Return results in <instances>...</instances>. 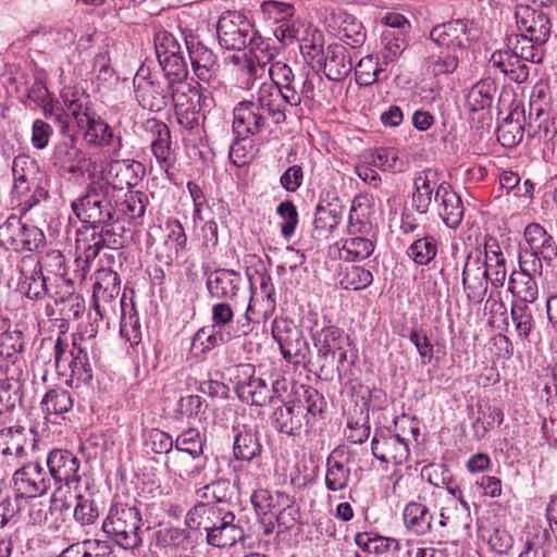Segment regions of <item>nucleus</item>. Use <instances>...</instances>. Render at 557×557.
Segmentation results:
<instances>
[{"label": "nucleus", "instance_id": "f257e3e1", "mask_svg": "<svg viewBox=\"0 0 557 557\" xmlns=\"http://www.w3.org/2000/svg\"><path fill=\"white\" fill-rule=\"evenodd\" d=\"M325 408V398L318 389L307 385L294 386L288 399L274 408L272 425L280 434L300 436L317 424Z\"/></svg>", "mask_w": 557, "mask_h": 557}, {"label": "nucleus", "instance_id": "f03ea898", "mask_svg": "<svg viewBox=\"0 0 557 557\" xmlns=\"http://www.w3.org/2000/svg\"><path fill=\"white\" fill-rule=\"evenodd\" d=\"M191 530H203L207 543L225 548L244 539V530L235 522V515L225 502L199 503L190 508L185 518Z\"/></svg>", "mask_w": 557, "mask_h": 557}, {"label": "nucleus", "instance_id": "7ed1b4c3", "mask_svg": "<svg viewBox=\"0 0 557 557\" xmlns=\"http://www.w3.org/2000/svg\"><path fill=\"white\" fill-rule=\"evenodd\" d=\"M250 502L264 535L274 532L275 523L284 529L292 528L299 516L294 497L282 491L257 488L252 492Z\"/></svg>", "mask_w": 557, "mask_h": 557}, {"label": "nucleus", "instance_id": "20e7f679", "mask_svg": "<svg viewBox=\"0 0 557 557\" xmlns=\"http://www.w3.org/2000/svg\"><path fill=\"white\" fill-rule=\"evenodd\" d=\"M13 186L11 202L27 213L48 198L47 189L41 186V173L38 161L28 154H17L12 162Z\"/></svg>", "mask_w": 557, "mask_h": 557}, {"label": "nucleus", "instance_id": "39448f33", "mask_svg": "<svg viewBox=\"0 0 557 557\" xmlns=\"http://www.w3.org/2000/svg\"><path fill=\"white\" fill-rule=\"evenodd\" d=\"M141 525V511L136 504L112 502L101 529L121 549L134 550L143 544L139 534Z\"/></svg>", "mask_w": 557, "mask_h": 557}, {"label": "nucleus", "instance_id": "423d86ee", "mask_svg": "<svg viewBox=\"0 0 557 557\" xmlns=\"http://www.w3.org/2000/svg\"><path fill=\"white\" fill-rule=\"evenodd\" d=\"M115 188L108 182H90L84 194L71 202L74 215L85 224L99 227L114 221Z\"/></svg>", "mask_w": 557, "mask_h": 557}, {"label": "nucleus", "instance_id": "0eeeda50", "mask_svg": "<svg viewBox=\"0 0 557 557\" xmlns=\"http://www.w3.org/2000/svg\"><path fill=\"white\" fill-rule=\"evenodd\" d=\"M310 338L317 351L320 371L323 373L335 368L338 373L348 362V349L351 341L346 332L330 321L310 329Z\"/></svg>", "mask_w": 557, "mask_h": 557}, {"label": "nucleus", "instance_id": "6e6552de", "mask_svg": "<svg viewBox=\"0 0 557 557\" xmlns=\"http://www.w3.org/2000/svg\"><path fill=\"white\" fill-rule=\"evenodd\" d=\"M53 360L59 375L65 376L69 386L78 388L92 380L87 348L78 337L69 344L66 338L59 335L53 345Z\"/></svg>", "mask_w": 557, "mask_h": 557}, {"label": "nucleus", "instance_id": "1a4fd4ad", "mask_svg": "<svg viewBox=\"0 0 557 557\" xmlns=\"http://www.w3.org/2000/svg\"><path fill=\"white\" fill-rule=\"evenodd\" d=\"M527 41L519 42L511 37L506 38L505 48L495 50L491 58L490 64L499 71L510 82L523 84L529 79V63L539 64L544 57L537 51L528 48Z\"/></svg>", "mask_w": 557, "mask_h": 557}, {"label": "nucleus", "instance_id": "9d476101", "mask_svg": "<svg viewBox=\"0 0 557 557\" xmlns=\"http://www.w3.org/2000/svg\"><path fill=\"white\" fill-rule=\"evenodd\" d=\"M188 51L191 70L196 77L193 83L199 89L213 94L223 88L220 64L215 53L203 45L190 30L182 32Z\"/></svg>", "mask_w": 557, "mask_h": 557}, {"label": "nucleus", "instance_id": "9b49d317", "mask_svg": "<svg viewBox=\"0 0 557 557\" xmlns=\"http://www.w3.org/2000/svg\"><path fill=\"white\" fill-rule=\"evenodd\" d=\"M121 246L119 238L112 231V222L100 224L99 227L88 226L85 232H78L76 249L79 255L75 259L77 276L84 280L89 272L90 262L97 258L103 248H117Z\"/></svg>", "mask_w": 557, "mask_h": 557}, {"label": "nucleus", "instance_id": "f8f14e48", "mask_svg": "<svg viewBox=\"0 0 557 557\" xmlns=\"http://www.w3.org/2000/svg\"><path fill=\"white\" fill-rule=\"evenodd\" d=\"M516 23L520 34L511 35L513 40H523L532 51H537L545 55L544 45L548 41L552 34V21L543 10L530 5H518L515 12Z\"/></svg>", "mask_w": 557, "mask_h": 557}, {"label": "nucleus", "instance_id": "ddd939ff", "mask_svg": "<svg viewBox=\"0 0 557 557\" xmlns=\"http://www.w3.org/2000/svg\"><path fill=\"white\" fill-rule=\"evenodd\" d=\"M134 94L139 106L152 112H160L174 103L169 83L162 85L158 76L146 65H140L133 78Z\"/></svg>", "mask_w": 557, "mask_h": 557}, {"label": "nucleus", "instance_id": "4468645a", "mask_svg": "<svg viewBox=\"0 0 557 557\" xmlns=\"http://www.w3.org/2000/svg\"><path fill=\"white\" fill-rule=\"evenodd\" d=\"M0 243L5 248V256L9 250L15 252L36 251L46 243L44 232L35 226L28 225L21 218L10 215L0 225Z\"/></svg>", "mask_w": 557, "mask_h": 557}, {"label": "nucleus", "instance_id": "2eb2a0df", "mask_svg": "<svg viewBox=\"0 0 557 557\" xmlns=\"http://www.w3.org/2000/svg\"><path fill=\"white\" fill-rule=\"evenodd\" d=\"M173 97L178 124L190 132L199 133L203 120L202 111L214 106L213 94L195 87L190 92L182 91Z\"/></svg>", "mask_w": 557, "mask_h": 557}, {"label": "nucleus", "instance_id": "dca6fc26", "mask_svg": "<svg viewBox=\"0 0 557 557\" xmlns=\"http://www.w3.org/2000/svg\"><path fill=\"white\" fill-rule=\"evenodd\" d=\"M255 29L253 23L244 13L227 11L216 24L219 44L224 49L240 51L249 44Z\"/></svg>", "mask_w": 557, "mask_h": 557}, {"label": "nucleus", "instance_id": "f3484780", "mask_svg": "<svg viewBox=\"0 0 557 557\" xmlns=\"http://www.w3.org/2000/svg\"><path fill=\"white\" fill-rule=\"evenodd\" d=\"M234 391L237 397L250 406H265L269 404V382L262 375H257L256 369L249 363L238 364L233 379Z\"/></svg>", "mask_w": 557, "mask_h": 557}, {"label": "nucleus", "instance_id": "a211bd4d", "mask_svg": "<svg viewBox=\"0 0 557 557\" xmlns=\"http://www.w3.org/2000/svg\"><path fill=\"white\" fill-rule=\"evenodd\" d=\"M48 476L60 490L63 485L76 491L82 482L81 460L69 449L53 448L46 458Z\"/></svg>", "mask_w": 557, "mask_h": 557}, {"label": "nucleus", "instance_id": "6ab92c4d", "mask_svg": "<svg viewBox=\"0 0 557 557\" xmlns=\"http://www.w3.org/2000/svg\"><path fill=\"white\" fill-rule=\"evenodd\" d=\"M50 277L40 272L37 258L23 256L17 263L16 290L30 301H42L49 295Z\"/></svg>", "mask_w": 557, "mask_h": 557}, {"label": "nucleus", "instance_id": "aec40b11", "mask_svg": "<svg viewBox=\"0 0 557 557\" xmlns=\"http://www.w3.org/2000/svg\"><path fill=\"white\" fill-rule=\"evenodd\" d=\"M518 270L508 276L507 289L512 295V302L534 304L539 299V284L536 276H542L543 269L536 261L518 260Z\"/></svg>", "mask_w": 557, "mask_h": 557}, {"label": "nucleus", "instance_id": "412c9836", "mask_svg": "<svg viewBox=\"0 0 557 557\" xmlns=\"http://www.w3.org/2000/svg\"><path fill=\"white\" fill-rule=\"evenodd\" d=\"M430 39L448 52L462 54L475 39L473 29L467 20H451L435 25L430 32Z\"/></svg>", "mask_w": 557, "mask_h": 557}, {"label": "nucleus", "instance_id": "4be33fe9", "mask_svg": "<svg viewBox=\"0 0 557 557\" xmlns=\"http://www.w3.org/2000/svg\"><path fill=\"white\" fill-rule=\"evenodd\" d=\"M333 100L334 94L331 85L318 71L311 69L305 72L298 82L293 107L297 108L302 104L308 110H312L323 104H331Z\"/></svg>", "mask_w": 557, "mask_h": 557}, {"label": "nucleus", "instance_id": "5701e85b", "mask_svg": "<svg viewBox=\"0 0 557 557\" xmlns=\"http://www.w3.org/2000/svg\"><path fill=\"white\" fill-rule=\"evenodd\" d=\"M371 451L383 463L403 465L410 457L408 438L394 434L387 426L376 428L371 441Z\"/></svg>", "mask_w": 557, "mask_h": 557}, {"label": "nucleus", "instance_id": "b1692460", "mask_svg": "<svg viewBox=\"0 0 557 557\" xmlns=\"http://www.w3.org/2000/svg\"><path fill=\"white\" fill-rule=\"evenodd\" d=\"M523 236L527 248L520 253L519 259L522 261H536L550 265L557 258V244L553 236L540 223H530L525 226Z\"/></svg>", "mask_w": 557, "mask_h": 557}, {"label": "nucleus", "instance_id": "393cba45", "mask_svg": "<svg viewBox=\"0 0 557 557\" xmlns=\"http://www.w3.org/2000/svg\"><path fill=\"white\" fill-rule=\"evenodd\" d=\"M51 487L50 478L39 462H28L18 468L12 476L14 494L27 500L39 498Z\"/></svg>", "mask_w": 557, "mask_h": 557}, {"label": "nucleus", "instance_id": "a878e982", "mask_svg": "<svg viewBox=\"0 0 557 557\" xmlns=\"http://www.w3.org/2000/svg\"><path fill=\"white\" fill-rule=\"evenodd\" d=\"M232 129L238 139H248L262 133L268 126L263 112L255 104V100H242L233 108Z\"/></svg>", "mask_w": 557, "mask_h": 557}, {"label": "nucleus", "instance_id": "bb28decb", "mask_svg": "<svg viewBox=\"0 0 557 557\" xmlns=\"http://www.w3.org/2000/svg\"><path fill=\"white\" fill-rule=\"evenodd\" d=\"M344 216V206L336 193L320 196L313 213V231L319 237L330 238Z\"/></svg>", "mask_w": 557, "mask_h": 557}, {"label": "nucleus", "instance_id": "cd10ccee", "mask_svg": "<svg viewBox=\"0 0 557 557\" xmlns=\"http://www.w3.org/2000/svg\"><path fill=\"white\" fill-rule=\"evenodd\" d=\"M448 183L442 181L437 170L425 168L414 174L411 191V206L420 214L428 213L432 200L443 186Z\"/></svg>", "mask_w": 557, "mask_h": 557}, {"label": "nucleus", "instance_id": "c85d7f7f", "mask_svg": "<svg viewBox=\"0 0 557 557\" xmlns=\"http://www.w3.org/2000/svg\"><path fill=\"white\" fill-rule=\"evenodd\" d=\"M83 131V138L89 147L108 149L113 156H119L123 144L120 135L96 112L89 115L78 126Z\"/></svg>", "mask_w": 557, "mask_h": 557}, {"label": "nucleus", "instance_id": "c756f323", "mask_svg": "<svg viewBox=\"0 0 557 557\" xmlns=\"http://www.w3.org/2000/svg\"><path fill=\"white\" fill-rule=\"evenodd\" d=\"M488 286L482 257L479 253H469L462 269V287L467 299L472 304H481Z\"/></svg>", "mask_w": 557, "mask_h": 557}, {"label": "nucleus", "instance_id": "7c9ffc66", "mask_svg": "<svg viewBox=\"0 0 557 557\" xmlns=\"http://www.w3.org/2000/svg\"><path fill=\"white\" fill-rule=\"evenodd\" d=\"M25 346L24 333L16 327L12 329L10 321L0 317V366L23 369Z\"/></svg>", "mask_w": 557, "mask_h": 557}, {"label": "nucleus", "instance_id": "2f4dec72", "mask_svg": "<svg viewBox=\"0 0 557 557\" xmlns=\"http://www.w3.org/2000/svg\"><path fill=\"white\" fill-rule=\"evenodd\" d=\"M206 287L211 298L219 300H234L243 284L242 274L233 269H215L203 271Z\"/></svg>", "mask_w": 557, "mask_h": 557}, {"label": "nucleus", "instance_id": "473e14b6", "mask_svg": "<svg viewBox=\"0 0 557 557\" xmlns=\"http://www.w3.org/2000/svg\"><path fill=\"white\" fill-rule=\"evenodd\" d=\"M276 309V294L250 292L248 306L242 319L238 320V331L242 335L252 332V324L269 320Z\"/></svg>", "mask_w": 557, "mask_h": 557}, {"label": "nucleus", "instance_id": "72a5a7b5", "mask_svg": "<svg viewBox=\"0 0 557 557\" xmlns=\"http://www.w3.org/2000/svg\"><path fill=\"white\" fill-rule=\"evenodd\" d=\"M375 233H354L346 230L343 238L335 243L338 258L345 262H360L368 259L375 250Z\"/></svg>", "mask_w": 557, "mask_h": 557}, {"label": "nucleus", "instance_id": "f704fd0d", "mask_svg": "<svg viewBox=\"0 0 557 557\" xmlns=\"http://www.w3.org/2000/svg\"><path fill=\"white\" fill-rule=\"evenodd\" d=\"M293 98H287L275 86L262 83L257 90V100L255 104L272 119L274 124H282L286 121V110L293 107Z\"/></svg>", "mask_w": 557, "mask_h": 557}, {"label": "nucleus", "instance_id": "c9c22d12", "mask_svg": "<svg viewBox=\"0 0 557 557\" xmlns=\"http://www.w3.org/2000/svg\"><path fill=\"white\" fill-rule=\"evenodd\" d=\"M148 205L149 197L145 191L127 190L116 193L114 219L119 220L122 218L135 226L141 225Z\"/></svg>", "mask_w": 557, "mask_h": 557}, {"label": "nucleus", "instance_id": "e433bc0d", "mask_svg": "<svg viewBox=\"0 0 557 557\" xmlns=\"http://www.w3.org/2000/svg\"><path fill=\"white\" fill-rule=\"evenodd\" d=\"M50 161L60 175H75L82 170L85 154L76 146L75 138L69 137L54 145Z\"/></svg>", "mask_w": 557, "mask_h": 557}, {"label": "nucleus", "instance_id": "4c0bfd02", "mask_svg": "<svg viewBox=\"0 0 557 557\" xmlns=\"http://www.w3.org/2000/svg\"><path fill=\"white\" fill-rule=\"evenodd\" d=\"M166 235L163 242L164 253L158 259L165 265L172 267L182 259L187 250L188 237L184 225L178 219L169 218L165 221Z\"/></svg>", "mask_w": 557, "mask_h": 557}, {"label": "nucleus", "instance_id": "58836bf2", "mask_svg": "<svg viewBox=\"0 0 557 557\" xmlns=\"http://www.w3.org/2000/svg\"><path fill=\"white\" fill-rule=\"evenodd\" d=\"M434 202L442 222L448 228L457 230L463 220L465 207L460 196L449 183L435 195Z\"/></svg>", "mask_w": 557, "mask_h": 557}, {"label": "nucleus", "instance_id": "ea45409f", "mask_svg": "<svg viewBox=\"0 0 557 557\" xmlns=\"http://www.w3.org/2000/svg\"><path fill=\"white\" fill-rule=\"evenodd\" d=\"M374 213V197L367 193L356 195L351 201L346 230L354 233H375L372 221Z\"/></svg>", "mask_w": 557, "mask_h": 557}, {"label": "nucleus", "instance_id": "a19ab883", "mask_svg": "<svg viewBox=\"0 0 557 557\" xmlns=\"http://www.w3.org/2000/svg\"><path fill=\"white\" fill-rule=\"evenodd\" d=\"M233 457L237 461L251 462L263 451L260 432L250 425L243 424L234 429Z\"/></svg>", "mask_w": 557, "mask_h": 557}, {"label": "nucleus", "instance_id": "79ce46f5", "mask_svg": "<svg viewBox=\"0 0 557 557\" xmlns=\"http://www.w3.org/2000/svg\"><path fill=\"white\" fill-rule=\"evenodd\" d=\"M158 62L166 83H169V88L174 95L182 91L190 92V89L196 87L193 82L188 81L189 72L183 53L162 58Z\"/></svg>", "mask_w": 557, "mask_h": 557}, {"label": "nucleus", "instance_id": "37998d69", "mask_svg": "<svg viewBox=\"0 0 557 557\" xmlns=\"http://www.w3.org/2000/svg\"><path fill=\"white\" fill-rule=\"evenodd\" d=\"M145 166L135 160H114L110 164L109 174L115 193H123L124 188L135 187L145 176Z\"/></svg>", "mask_w": 557, "mask_h": 557}, {"label": "nucleus", "instance_id": "c03bdc74", "mask_svg": "<svg viewBox=\"0 0 557 557\" xmlns=\"http://www.w3.org/2000/svg\"><path fill=\"white\" fill-rule=\"evenodd\" d=\"M330 26L335 34L351 48L360 47L367 39L366 29L360 21L352 14L345 11H337L332 14Z\"/></svg>", "mask_w": 557, "mask_h": 557}, {"label": "nucleus", "instance_id": "a18cd8bd", "mask_svg": "<svg viewBox=\"0 0 557 557\" xmlns=\"http://www.w3.org/2000/svg\"><path fill=\"white\" fill-rule=\"evenodd\" d=\"M325 487L330 492H342L347 488L351 470L348 458L343 451L333 450L326 458L325 462Z\"/></svg>", "mask_w": 557, "mask_h": 557}, {"label": "nucleus", "instance_id": "49530a36", "mask_svg": "<svg viewBox=\"0 0 557 557\" xmlns=\"http://www.w3.org/2000/svg\"><path fill=\"white\" fill-rule=\"evenodd\" d=\"M60 99L69 114V121L73 119L77 126H82L84 121L95 112L91 109L89 95L75 86L63 87L60 91Z\"/></svg>", "mask_w": 557, "mask_h": 557}, {"label": "nucleus", "instance_id": "de8ad7c7", "mask_svg": "<svg viewBox=\"0 0 557 557\" xmlns=\"http://www.w3.org/2000/svg\"><path fill=\"white\" fill-rule=\"evenodd\" d=\"M329 81L339 82L349 75L352 69L350 57L342 45H330L323 54L322 64Z\"/></svg>", "mask_w": 557, "mask_h": 557}, {"label": "nucleus", "instance_id": "09e8293b", "mask_svg": "<svg viewBox=\"0 0 557 557\" xmlns=\"http://www.w3.org/2000/svg\"><path fill=\"white\" fill-rule=\"evenodd\" d=\"M23 369L0 366V413L14 409Z\"/></svg>", "mask_w": 557, "mask_h": 557}, {"label": "nucleus", "instance_id": "8fccbe9b", "mask_svg": "<svg viewBox=\"0 0 557 557\" xmlns=\"http://www.w3.org/2000/svg\"><path fill=\"white\" fill-rule=\"evenodd\" d=\"M497 84L492 78H482L466 94L465 107L470 112L488 110L495 99Z\"/></svg>", "mask_w": 557, "mask_h": 557}, {"label": "nucleus", "instance_id": "3c124183", "mask_svg": "<svg viewBox=\"0 0 557 557\" xmlns=\"http://www.w3.org/2000/svg\"><path fill=\"white\" fill-rule=\"evenodd\" d=\"M403 520L408 531L416 535H425L432 529L434 516L426 505L410 502L404 508Z\"/></svg>", "mask_w": 557, "mask_h": 557}, {"label": "nucleus", "instance_id": "603ef678", "mask_svg": "<svg viewBox=\"0 0 557 557\" xmlns=\"http://www.w3.org/2000/svg\"><path fill=\"white\" fill-rule=\"evenodd\" d=\"M73 404L74 401L69 391L51 388L44 395L40 407L45 418L55 422L58 418H63L73 408Z\"/></svg>", "mask_w": 557, "mask_h": 557}, {"label": "nucleus", "instance_id": "864d4df0", "mask_svg": "<svg viewBox=\"0 0 557 557\" xmlns=\"http://www.w3.org/2000/svg\"><path fill=\"white\" fill-rule=\"evenodd\" d=\"M377 55L369 54L360 59L356 69V83L363 87L372 86L375 83L388 78L387 67Z\"/></svg>", "mask_w": 557, "mask_h": 557}, {"label": "nucleus", "instance_id": "5fc2aeb1", "mask_svg": "<svg viewBox=\"0 0 557 557\" xmlns=\"http://www.w3.org/2000/svg\"><path fill=\"white\" fill-rule=\"evenodd\" d=\"M121 321L120 334L135 349L141 343V325L133 304H126L125 297L120 299Z\"/></svg>", "mask_w": 557, "mask_h": 557}, {"label": "nucleus", "instance_id": "6e6d98bb", "mask_svg": "<svg viewBox=\"0 0 557 557\" xmlns=\"http://www.w3.org/2000/svg\"><path fill=\"white\" fill-rule=\"evenodd\" d=\"M268 75L271 79L269 85L275 86L287 98L294 99L298 82L290 65L282 60H275L269 65Z\"/></svg>", "mask_w": 557, "mask_h": 557}, {"label": "nucleus", "instance_id": "4d7b16f0", "mask_svg": "<svg viewBox=\"0 0 557 557\" xmlns=\"http://www.w3.org/2000/svg\"><path fill=\"white\" fill-rule=\"evenodd\" d=\"M438 239L425 234L413 240L406 250V256L418 267L429 265L437 256Z\"/></svg>", "mask_w": 557, "mask_h": 557}, {"label": "nucleus", "instance_id": "13d9d810", "mask_svg": "<svg viewBox=\"0 0 557 557\" xmlns=\"http://www.w3.org/2000/svg\"><path fill=\"white\" fill-rule=\"evenodd\" d=\"M300 53L304 59L314 69V65H321L323 54V35L314 27L307 26L298 40Z\"/></svg>", "mask_w": 557, "mask_h": 557}, {"label": "nucleus", "instance_id": "bf43d9fd", "mask_svg": "<svg viewBox=\"0 0 557 557\" xmlns=\"http://www.w3.org/2000/svg\"><path fill=\"white\" fill-rule=\"evenodd\" d=\"M230 339V334L214 326L207 325L199 329L191 338V351L196 356L206 355Z\"/></svg>", "mask_w": 557, "mask_h": 557}, {"label": "nucleus", "instance_id": "052dcab7", "mask_svg": "<svg viewBox=\"0 0 557 557\" xmlns=\"http://www.w3.org/2000/svg\"><path fill=\"white\" fill-rule=\"evenodd\" d=\"M520 113L510 112L509 115L499 124L497 128V140L505 148H515L518 146L524 135V127L520 121Z\"/></svg>", "mask_w": 557, "mask_h": 557}, {"label": "nucleus", "instance_id": "680f3d73", "mask_svg": "<svg viewBox=\"0 0 557 557\" xmlns=\"http://www.w3.org/2000/svg\"><path fill=\"white\" fill-rule=\"evenodd\" d=\"M74 521L82 528L96 524L99 518V508L90 493L75 491Z\"/></svg>", "mask_w": 557, "mask_h": 557}, {"label": "nucleus", "instance_id": "e2e57ef3", "mask_svg": "<svg viewBox=\"0 0 557 557\" xmlns=\"http://www.w3.org/2000/svg\"><path fill=\"white\" fill-rule=\"evenodd\" d=\"M371 163L391 173H401L408 166V160L394 147H381L371 154Z\"/></svg>", "mask_w": 557, "mask_h": 557}, {"label": "nucleus", "instance_id": "0e129e2a", "mask_svg": "<svg viewBox=\"0 0 557 557\" xmlns=\"http://www.w3.org/2000/svg\"><path fill=\"white\" fill-rule=\"evenodd\" d=\"M550 101L552 96L548 86L543 83L535 84L530 95L529 119L540 121L537 127H541L542 121L548 117Z\"/></svg>", "mask_w": 557, "mask_h": 557}, {"label": "nucleus", "instance_id": "69168bd1", "mask_svg": "<svg viewBox=\"0 0 557 557\" xmlns=\"http://www.w3.org/2000/svg\"><path fill=\"white\" fill-rule=\"evenodd\" d=\"M372 272L360 265L345 267L338 274V284L346 290H363L372 285Z\"/></svg>", "mask_w": 557, "mask_h": 557}, {"label": "nucleus", "instance_id": "338daca9", "mask_svg": "<svg viewBox=\"0 0 557 557\" xmlns=\"http://www.w3.org/2000/svg\"><path fill=\"white\" fill-rule=\"evenodd\" d=\"M510 318L517 337L521 341H529L535 329V320L529 305L524 302H511Z\"/></svg>", "mask_w": 557, "mask_h": 557}, {"label": "nucleus", "instance_id": "774afa93", "mask_svg": "<svg viewBox=\"0 0 557 557\" xmlns=\"http://www.w3.org/2000/svg\"><path fill=\"white\" fill-rule=\"evenodd\" d=\"M280 350L283 358L296 367L306 369L310 362L311 350L302 334L280 346Z\"/></svg>", "mask_w": 557, "mask_h": 557}]
</instances>
